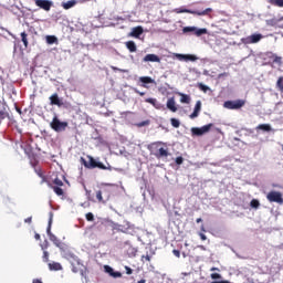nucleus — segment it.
<instances>
[{
	"mask_svg": "<svg viewBox=\"0 0 283 283\" xmlns=\"http://www.w3.org/2000/svg\"><path fill=\"white\" fill-rule=\"evenodd\" d=\"M147 149H149L150 154L158 160L169 158V147H167V144L164 142H154L147 146Z\"/></svg>",
	"mask_w": 283,
	"mask_h": 283,
	"instance_id": "1",
	"label": "nucleus"
},
{
	"mask_svg": "<svg viewBox=\"0 0 283 283\" xmlns=\"http://www.w3.org/2000/svg\"><path fill=\"white\" fill-rule=\"evenodd\" d=\"M87 160H85V158L81 157V164L86 168V169H102L104 171H112L114 168L112 167V165L107 164H103L98 160H96L94 157H92L91 155H87Z\"/></svg>",
	"mask_w": 283,
	"mask_h": 283,
	"instance_id": "2",
	"label": "nucleus"
},
{
	"mask_svg": "<svg viewBox=\"0 0 283 283\" xmlns=\"http://www.w3.org/2000/svg\"><path fill=\"white\" fill-rule=\"evenodd\" d=\"M52 218H54V214L50 212V219H49V227L46 229V233L49 235V240L53 242L57 247V249H61V247H64L65 243L61 242L56 235L52 233Z\"/></svg>",
	"mask_w": 283,
	"mask_h": 283,
	"instance_id": "3",
	"label": "nucleus"
},
{
	"mask_svg": "<svg viewBox=\"0 0 283 283\" xmlns=\"http://www.w3.org/2000/svg\"><path fill=\"white\" fill-rule=\"evenodd\" d=\"M111 198H112V189L107 187H104L101 190L96 191L97 202H102V205H105V202H109Z\"/></svg>",
	"mask_w": 283,
	"mask_h": 283,
	"instance_id": "4",
	"label": "nucleus"
},
{
	"mask_svg": "<svg viewBox=\"0 0 283 283\" xmlns=\"http://www.w3.org/2000/svg\"><path fill=\"white\" fill-rule=\"evenodd\" d=\"M62 258H64L65 260H67L69 262H76V264L78 265V256H76V254H74V252H72V250H70V247H67V244L64 243V247L60 248Z\"/></svg>",
	"mask_w": 283,
	"mask_h": 283,
	"instance_id": "5",
	"label": "nucleus"
},
{
	"mask_svg": "<svg viewBox=\"0 0 283 283\" xmlns=\"http://www.w3.org/2000/svg\"><path fill=\"white\" fill-rule=\"evenodd\" d=\"M177 12L179 14L186 13V14H195L196 17H209V14H211V12H213V9L207 8L203 11H196V10H191V9H179Z\"/></svg>",
	"mask_w": 283,
	"mask_h": 283,
	"instance_id": "6",
	"label": "nucleus"
},
{
	"mask_svg": "<svg viewBox=\"0 0 283 283\" xmlns=\"http://www.w3.org/2000/svg\"><path fill=\"white\" fill-rule=\"evenodd\" d=\"M67 122H61L57 116H54L52 122L50 123L51 129L54 132H65L67 129Z\"/></svg>",
	"mask_w": 283,
	"mask_h": 283,
	"instance_id": "7",
	"label": "nucleus"
},
{
	"mask_svg": "<svg viewBox=\"0 0 283 283\" xmlns=\"http://www.w3.org/2000/svg\"><path fill=\"white\" fill-rule=\"evenodd\" d=\"M244 105H247V101L244 99L227 101L223 103L226 109H241Z\"/></svg>",
	"mask_w": 283,
	"mask_h": 283,
	"instance_id": "8",
	"label": "nucleus"
},
{
	"mask_svg": "<svg viewBox=\"0 0 283 283\" xmlns=\"http://www.w3.org/2000/svg\"><path fill=\"white\" fill-rule=\"evenodd\" d=\"M213 127V124H207L202 127H193L191 128L192 136H205V134H209L211 132V128Z\"/></svg>",
	"mask_w": 283,
	"mask_h": 283,
	"instance_id": "9",
	"label": "nucleus"
},
{
	"mask_svg": "<svg viewBox=\"0 0 283 283\" xmlns=\"http://www.w3.org/2000/svg\"><path fill=\"white\" fill-rule=\"evenodd\" d=\"M266 200H269V202H276L277 205H283L282 192L272 190L266 195Z\"/></svg>",
	"mask_w": 283,
	"mask_h": 283,
	"instance_id": "10",
	"label": "nucleus"
},
{
	"mask_svg": "<svg viewBox=\"0 0 283 283\" xmlns=\"http://www.w3.org/2000/svg\"><path fill=\"white\" fill-rule=\"evenodd\" d=\"M35 6H38V8H41V10H45V12H50L53 2L50 0H35Z\"/></svg>",
	"mask_w": 283,
	"mask_h": 283,
	"instance_id": "11",
	"label": "nucleus"
},
{
	"mask_svg": "<svg viewBox=\"0 0 283 283\" xmlns=\"http://www.w3.org/2000/svg\"><path fill=\"white\" fill-rule=\"evenodd\" d=\"M175 59H178V61H186V62H195L198 61V56L193 54H182V53H175L174 54Z\"/></svg>",
	"mask_w": 283,
	"mask_h": 283,
	"instance_id": "12",
	"label": "nucleus"
},
{
	"mask_svg": "<svg viewBox=\"0 0 283 283\" xmlns=\"http://www.w3.org/2000/svg\"><path fill=\"white\" fill-rule=\"evenodd\" d=\"M202 109V102L197 101L196 105H195V109L193 112L189 115V118H191L193 120V118H198V116H200V112Z\"/></svg>",
	"mask_w": 283,
	"mask_h": 283,
	"instance_id": "13",
	"label": "nucleus"
},
{
	"mask_svg": "<svg viewBox=\"0 0 283 283\" xmlns=\"http://www.w3.org/2000/svg\"><path fill=\"white\" fill-rule=\"evenodd\" d=\"M202 109V102L197 101L196 105H195V109L193 112L189 115V118H191L193 120V118H198V116H200V112Z\"/></svg>",
	"mask_w": 283,
	"mask_h": 283,
	"instance_id": "14",
	"label": "nucleus"
},
{
	"mask_svg": "<svg viewBox=\"0 0 283 283\" xmlns=\"http://www.w3.org/2000/svg\"><path fill=\"white\" fill-rule=\"evenodd\" d=\"M50 105H56L57 107H61L63 105V102L61 101V97H59L57 93L52 94L49 97Z\"/></svg>",
	"mask_w": 283,
	"mask_h": 283,
	"instance_id": "15",
	"label": "nucleus"
},
{
	"mask_svg": "<svg viewBox=\"0 0 283 283\" xmlns=\"http://www.w3.org/2000/svg\"><path fill=\"white\" fill-rule=\"evenodd\" d=\"M143 61L144 63H160V57L156 54H147Z\"/></svg>",
	"mask_w": 283,
	"mask_h": 283,
	"instance_id": "16",
	"label": "nucleus"
},
{
	"mask_svg": "<svg viewBox=\"0 0 283 283\" xmlns=\"http://www.w3.org/2000/svg\"><path fill=\"white\" fill-rule=\"evenodd\" d=\"M143 32H144L143 27H135L132 29L128 36H133L134 39H139L140 34H143Z\"/></svg>",
	"mask_w": 283,
	"mask_h": 283,
	"instance_id": "17",
	"label": "nucleus"
},
{
	"mask_svg": "<svg viewBox=\"0 0 283 283\" xmlns=\"http://www.w3.org/2000/svg\"><path fill=\"white\" fill-rule=\"evenodd\" d=\"M145 103H149L150 105H153V107H155V109H163V107H165L158 102V99L151 97L146 98Z\"/></svg>",
	"mask_w": 283,
	"mask_h": 283,
	"instance_id": "18",
	"label": "nucleus"
},
{
	"mask_svg": "<svg viewBox=\"0 0 283 283\" xmlns=\"http://www.w3.org/2000/svg\"><path fill=\"white\" fill-rule=\"evenodd\" d=\"M166 106L170 112H178V107H176V99L174 97L168 98Z\"/></svg>",
	"mask_w": 283,
	"mask_h": 283,
	"instance_id": "19",
	"label": "nucleus"
},
{
	"mask_svg": "<svg viewBox=\"0 0 283 283\" xmlns=\"http://www.w3.org/2000/svg\"><path fill=\"white\" fill-rule=\"evenodd\" d=\"M268 59H272L273 63H276L277 65H282V56H277L273 52L266 53Z\"/></svg>",
	"mask_w": 283,
	"mask_h": 283,
	"instance_id": "20",
	"label": "nucleus"
},
{
	"mask_svg": "<svg viewBox=\"0 0 283 283\" xmlns=\"http://www.w3.org/2000/svg\"><path fill=\"white\" fill-rule=\"evenodd\" d=\"M260 41H262V34L258 33V34H252L248 38V42L249 43H260Z\"/></svg>",
	"mask_w": 283,
	"mask_h": 283,
	"instance_id": "21",
	"label": "nucleus"
},
{
	"mask_svg": "<svg viewBox=\"0 0 283 283\" xmlns=\"http://www.w3.org/2000/svg\"><path fill=\"white\" fill-rule=\"evenodd\" d=\"M50 271H63V265L59 262L49 263Z\"/></svg>",
	"mask_w": 283,
	"mask_h": 283,
	"instance_id": "22",
	"label": "nucleus"
},
{
	"mask_svg": "<svg viewBox=\"0 0 283 283\" xmlns=\"http://www.w3.org/2000/svg\"><path fill=\"white\" fill-rule=\"evenodd\" d=\"M49 187H51V189H53L54 193H56V196H64V191L63 188H61V186H52L49 184Z\"/></svg>",
	"mask_w": 283,
	"mask_h": 283,
	"instance_id": "23",
	"label": "nucleus"
},
{
	"mask_svg": "<svg viewBox=\"0 0 283 283\" xmlns=\"http://www.w3.org/2000/svg\"><path fill=\"white\" fill-rule=\"evenodd\" d=\"M76 6V1L74 0H69L67 2L62 3V8L64 10H70V8H74Z\"/></svg>",
	"mask_w": 283,
	"mask_h": 283,
	"instance_id": "24",
	"label": "nucleus"
},
{
	"mask_svg": "<svg viewBox=\"0 0 283 283\" xmlns=\"http://www.w3.org/2000/svg\"><path fill=\"white\" fill-rule=\"evenodd\" d=\"M125 45L129 52H136L137 50L135 41H127Z\"/></svg>",
	"mask_w": 283,
	"mask_h": 283,
	"instance_id": "25",
	"label": "nucleus"
},
{
	"mask_svg": "<svg viewBox=\"0 0 283 283\" xmlns=\"http://www.w3.org/2000/svg\"><path fill=\"white\" fill-rule=\"evenodd\" d=\"M256 129H261L262 132H271V125L270 124H260Z\"/></svg>",
	"mask_w": 283,
	"mask_h": 283,
	"instance_id": "26",
	"label": "nucleus"
},
{
	"mask_svg": "<svg viewBox=\"0 0 283 283\" xmlns=\"http://www.w3.org/2000/svg\"><path fill=\"white\" fill-rule=\"evenodd\" d=\"M71 263V266H72V272L73 273H78L80 271V266H81V263H76V261H70Z\"/></svg>",
	"mask_w": 283,
	"mask_h": 283,
	"instance_id": "27",
	"label": "nucleus"
},
{
	"mask_svg": "<svg viewBox=\"0 0 283 283\" xmlns=\"http://www.w3.org/2000/svg\"><path fill=\"white\" fill-rule=\"evenodd\" d=\"M276 90H279L281 92V94H283V76H280L276 81Z\"/></svg>",
	"mask_w": 283,
	"mask_h": 283,
	"instance_id": "28",
	"label": "nucleus"
},
{
	"mask_svg": "<svg viewBox=\"0 0 283 283\" xmlns=\"http://www.w3.org/2000/svg\"><path fill=\"white\" fill-rule=\"evenodd\" d=\"M180 103H186L189 105L191 103V97L187 94H181Z\"/></svg>",
	"mask_w": 283,
	"mask_h": 283,
	"instance_id": "29",
	"label": "nucleus"
},
{
	"mask_svg": "<svg viewBox=\"0 0 283 283\" xmlns=\"http://www.w3.org/2000/svg\"><path fill=\"white\" fill-rule=\"evenodd\" d=\"M57 39L55 35H46V43L49 45H53V43H56Z\"/></svg>",
	"mask_w": 283,
	"mask_h": 283,
	"instance_id": "30",
	"label": "nucleus"
},
{
	"mask_svg": "<svg viewBox=\"0 0 283 283\" xmlns=\"http://www.w3.org/2000/svg\"><path fill=\"white\" fill-rule=\"evenodd\" d=\"M20 36H21V39H22V43H23L24 48H28V45H29V42H28V33L22 32V33L20 34Z\"/></svg>",
	"mask_w": 283,
	"mask_h": 283,
	"instance_id": "31",
	"label": "nucleus"
},
{
	"mask_svg": "<svg viewBox=\"0 0 283 283\" xmlns=\"http://www.w3.org/2000/svg\"><path fill=\"white\" fill-rule=\"evenodd\" d=\"M140 83H144V84H149V83H154V78L149 77V76H142L139 78Z\"/></svg>",
	"mask_w": 283,
	"mask_h": 283,
	"instance_id": "32",
	"label": "nucleus"
},
{
	"mask_svg": "<svg viewBox=\"0 0 283 283\" xmlns=\"http://www.w3.org/2000/svg\"><path fill=\"white\" fill-rule=\"evenodd\" d=\"M270 3L276 8H283V0H270Z\"/></svg>",
	"mask_w": 283,
	"mask_h": 283,
	"instance_id": "33",
	"label": "nucleus"
},
{
	"mask_svg": "<svg viewBox=\"0 0 283 283\" xmlns=\"http://www.w3.org/2000/svg\"><path fill=\"white\" fill-rule=\"evenodd\" d=\"M250 207L252 209H259L260 208V201L258 199H252L250 202Z\"/></svg>",
	"mask_w": 283,
	"mask_h": 283,
	"instance_id": "34",
	"label": "nucleus"
},
{
	"mask_svg": "<svg viewBox=\"0 0 283 283\" xmlns=\"http://www.w3.org/2000/svg\"><path fill=\"white\" fill-rule=\"evenodd\" d=\"M196 36H202V34H207V29H198L195 30Z\"/></svg>",
	"mask_w": 283,
	"mask_h": 283,
	"instance_id": "35",
	"label": "nucleus"
},
{
	"mask_svg": "<svg viewBox=\"0 0 283 283\" xmlns=\"http://www.w3.org/2000/svg\"><path fill=\"white\" fill-rule=\"evenodd\" d=\"M197 87L199 88V90H201V92H205V93H207V92H209V86H207V85H205V84H202V83H198L197 84Z\"/></svg>",
	"mask_w": 283,
	"mask_h": 283,
	"instance_id": "36",
	"label": "nucleus"
},
{
	"mask_svg": "<svg viewBox=\"0 0 283 283\" xmlns=\"http://www.w3.org/2000/svg\"><path fill=\"white\" fill-rule=\"evenodd\" d=\"M170 123L172 125V127H175L176 129H178V127H180V120L176 119V118H170Z\"/></svg>",
	"mask_w": 283,
	"mask_h": 283,
	"instance_id": "37",
	"label": "nucleus"
},
{
	"mask_svg": "<svg viewBox=\"0 0 283 283\" xmlns=\"http://www.w3.org/2000/svg\"><path fill=\"white\" fill-rule=\"evenodd\" d=\"M182 32L184 34H187L188 32H196V27H185Z\"/></svg>",
	"mask_w": 283,
	"mask_h": 283,
	"instance_id": "38",
	"label": "nucleus"
},
{
	"mask_svg": "<svg viewBox=\"0 0 283 283\" xmlns=\"http://www.w3.org/2000/svg\"><path fill=\"white\" fill-rule=\"evenodd\" d=\"M53 185H55V187H63V180H61L59 177H56L53 180Z\"/></svg>",
	"mask_w": 283,
	"mask_h": 283,
	"instance_id": "39",
	"label": "nucleus"
},
{
	"mask_svg": "<svg viewBox=\"0 0 283 283\" xmlns=\"http://www.w3.org/2000/svg\"><path fill=\"white\" fill-rule=\"evenodd\" d=\"M105 273H108L111 276L114 274V269L109 265L104 266Z\"/></svg>",
	"mask_w": 283,
	"mask_h": 283,
	"instance_id": "40",
	"label": "nucleus"
},
{
	"mask_svg": "<svg viewBox=\"0 0 283 283\" xmlns=\"http://www.w3.org/2000/svg\"><path fill=\"white\" fill-rule=\"evenodd\" d=\"M87 222H94V213L88 212L85 214Z\"/></svg>",
	"mask_w": 283,
	"mask_h": 283,
	"instance_id": "41",
	"label": "nucleus"
},
{
	"mask_svg": "<svg viewBox=\"0 0 283 283\" xmlns=\"http://www.w3.org/2000/svg\"><path fill=\"white\" fill-rule=\"evenodd\" d=\"M149 119H146V120H144V122H140V123H137L136 125H137V127H147V125H149Z\"/></svg>",
	"mask_w": 283,
	"mask_h": 283,
	"instance_id": "42",
	"label": "nucleus"
},
{
	"mask_svg": "<svg viewBox=\"0 0 283 283\" xmlns=\"http://www.w3.org/2000/svg\"><path fill=\"white\" fill-rule=\"evenodd\" d=\"M210 277L211 280H222V275L220 273H212Z\"/></svg>",
	"mask_w": 283,
	"mask_h": 283,
	"instance_id": "43",
	"label": "nucleus"
},
{
	"mask_svg": "<svg viewBox=\"0 0 283 283\" xmlns=\"http://www.w3.org/2000/svg\"><path fill=\"white\" fill-rule=\"evenodd\" d=\"M175 163H176V165H182V163H185V158H182L181 156H179V157H177V158L175 159Z\"/></svg>",
	"mask_w": 283,
	"mask_h": 283,
	"instance_id": "44",
	"label": "nucleus"
},
{
	"mask_svg": "<svg viewBox=\"0 0 283 283\" xmlns=\"http://www.w3.org/2000/svg\"><path fill=\"white\" fill-rule=\"evenodd\" d=\"M43 261L49 262L50 261V253L48 251L43 252Z\"/></svg>",
	"mask_w": 283,
	"mask_h": 283,
	"instance_id": "45",
	"label": "nucleus"
},
{
	"mask_svg": "<svg viewBox=\"0 0 283 283\" xmlns=\"http://www.w3.org/2000/svg\"><path fill=\"white\" fill-rule=\"evenodd\" d=\"M142 260H146V262H151V255L149 254L143 255Z\"/></svg>",
	"mask_w": 283,
	"mask_h": 283,
	"instance_id": "46",
	"label": "nucleus"
},
{
	"mask_svg": "<svg viewBox=\"0 0 283 283\" xmlns=\"http://www.w3.org/2000/svg\"><path fill=\"white\" fill-rule=\"evenodd\" d=\"M111 277H123V273L120 272H113V275Z\"/></svg>",
	"mask_w": 283,
	"mask_h": 283,
	"instance_id": "47",
	"label": "nucleus"
},
{
	"mask_svg": "<svg viewBox=\"0 0 283 283\" xmlns=\"http://www.w3.org/2000/svg\"><path fill=\"white\" fill-rule=\"evenodd\" d=\"M125 270L127 275H132V273H134V270H132L129 266H125Z\"/></svg>",
	"mask_w": 283,
	"mask_h": 283,
	"instance_id": "48",
	"label": "nucleus"
},
{
	"mask_svg": "<svg viewBox=\"0 0 283 283\" xmlns=\"http://www.w3.org/2000/svg\"><path fill=\"white\" fill-rule=\"evenodd\" d=\"M172 253L176 258H180V250H172Z\"/></svg>",
	"mask_w": 283,
	"mask_h": 283,
	"instance_id": "49",
	"label": "nucleus"
},
{
	"mask_svg": "<svg viewBox=\"0 0 283 283\" xmlns=\"http://www.w3.org/2000/svg\"><path fill=\"white\" fill-rule=\"evenodd\" d=\"M135 94H138L139 96H145V92H140L137 88L134 90Z\"/></svg>",
	"mask_w": 283,
	"mask_h": 283,
	"instance_id": "50",
	"label": "nucleus"
},
{
	"mask_svg": "<svg viewBox=\"0 0 283 283\" xmlns=\"http://www.w3.org/2000/svg\"><path fill=\"white\" fill-rule=\"evenodd\" d=\"M24 222L27 224H32V217H29V218L24 219Z\"/></svg>",
	"mask_w": 283,
	"mask_h": 283,
	"instance_id": "51",
	"label": "nucleus"
},
{
	"mask_svg": "<svg viewBox=\"0 0 283 283\" xmlns=\"http://www.w3.org/2000/svg\"><path fill=\"white\" fill-rule=\"evenodd\" d=\"M40 178H42L41 185H43V182H45V176H43V174L39 172Z\"/></svg>",
	"mask_w": 283,
	"mask_h": 283,
	"instance_id": "52",
	"label": "nucleus"
},
{
	"mask_svg": "<svg viewBox=\"0 0 283 283\" xmlns=\"http://www.w3.org/2000/svg\"><path fill=\"white\" fill-rule=\"evenodd\" d=\"M32 283H43V281H41V279H34Z\"/></svg>",
	"mask_w": 283,
	"mask_h": 283,
	"instance_id": "53",
	"label": "nucleus"
},
{
	"mask_svg": "<svg viewBox=\"0 0 283 283\" xmlns=\"http://www.w3.org/2000/svg\"><path fill=\"white\" fill-rule=\"evenodd\" d=\"M34 238H35V240H41V234L35 233Z\"/></svg>",
	"mask_w": 283,
	"mask_h": 283,
	"instance_id": "54",
	"label": "nucleus"
},
{
	"mask_svg": "<svg viewBox=\"0 0 283 283\" xmlns=\"http://www.w3.org/2000/svg\"><path fill=\"white\" fill-rule=\"evenodd\" d=\"M196 222H197V224H200V222H202V218H198V219L196 220Z\"/></svg>",
	"mask_w": 283,
	"mask_h": 283,
	"instance_id": "55",
	"label": "nucleus"
},
{
	"mask_svg": "<svg viewBox=\"0 0 283 283\" xmlns=\"http://www.w3.org/2000/svg\"><path fill=\"white\" fill-rule=\"evenodd\" d=\"M200 238H201V240H207V235H205V234H200Z\"/></svg>",
	"mask_w": 283,
	"mask_h": 283,
	"instance_id": "56",
	"label": "nucleus"
},
{
	"mask_svg": "<svg viewBox=\"0 0 283 283\" xmlns=\"http://www.w3.org/2000/svg\"><path fill=\"white\" fill-rule=\"evenodd\" d=\"M147 281L145 279H142L140 281H138L137 283H146Z\"/></svg>",
	"mask_w": 283,
	"mask_h": 283,
	"instance_id": "57",
	"label": "nucleus"
},
{
	"mask_svg": "<svg viewBox=\"0 0 283 283\" xmlns=\"http://www.w3.org/2000/svg\"><path fill=\"white\" fill-rule=\"evenodd\" d=\"M17 112H18L19 114H21V108L17 107Z\"/></svg>",
	"mask_w": 283,
	"mask_h": 283,
	"instance_id": "58",
	"label": "nucleus"
},
{
	"mask_svg": "<svg viewBox=\"0 0 283 283\" xmlns=\"http://www.w3.org/2000/svg\"><path fill=\"white\" fill-rule=\"evenodd\" d=\"M211 271H218V269L217 268H212Z\"/></svg>",
	"mask_w": 283,
	"mask_h": 283,
	"instance_id": "59",
	"label": "nucleus"
},
{
	"mask_svg": "<svg viewBox=\"0 0 283 283\" xmlns=\"http://www.w3.org/2000/svg\"><path fill=\"white\" fill-rule=\"evenodd\" d=\"M115 229H117V231H123V230H120L119 228H116V227H115Z\"/></svg>",
	"mask_w": 283,
	"mask_h": 283,
	"instance_id": "60",
	"label": "nucleus"
}]
</instances>
